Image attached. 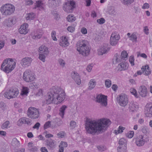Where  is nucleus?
Here are the masks:
<instances>
[{
    "label": "nucleus",
    "instance_id": "nucleus-8",
    "mask_svg": "<svg viewBox=\"0 0 152 152\" xmlns=\"http://www.w3.org/2000/svg\"><path fill=\"white\" fill-rule=\"evenodd\" d=\"M27 113L28 116L31 119H36L38 118L39 116L38 110L34 107H29Z\"/></svg>",
    "mask_w": 152,
    "mask_h": 152
},
{
    "label": "nucleus",
    "instance_id": "nucleus-1",
    "mask_svg": "<svg viewBox=\"0 0 152 152\" xmlns=\"http://www.w3.org/2000/svg\"><path fill=\"white\" fill-rule=\"evenodd\" d=\"M111 123V122L109 119L105 118H102L98 121L87 120L85 125V128L88 133L94 134L105 130Z\"/></svg>",
    "mask_w": 152,
    "mask_h": 152
},
{
    "label": "nucleus",
    "instance_id": "nucleus-64",
    "mask_svg": "<svg viewBox=\"0 0 152 152\" xmlns=\"http://www.w3.org/2000/svg\"><path fill=\"white\" fill-rule=\"evenodd\" d=\"M41 151L42 152H48L47 149L45 147H42L41 148Z\"/></svg>",
    "mask_w": 152,
    "mask_h": 152
},
{
    "label": "nucleus",
    "instance_id": "nucleus-39",
    "mask_svg": "<svg viewBox=\"0 0 152 152\" xmlns=\"http://www.w3.org/2000/svg\"><path fill=\"white\" fill-rule=\"evenodd\" d=\"M12 143L15 144V146L17 147L19 146L20 145V142L16 138L13 139L12 141Z\"/></svg>",
    "mask_w": 152,
    "mask_h": 152
},
{
    "label": "nucleus",
    "instance_id": "nucleus-51",
    "mask_svg": "<svg viewBox=\"0 0 152 152\" xmlns=\"http://www.w3.org/2000/svg\"><path fill=\"white\" fill-rule=\"evenodd\" d=\"M57 135L58 137L62 138L65 136V134L64 132H61L58 133Z\"/></svg>",
    "mask_w": 152,
    "mask_h": 152
},
{
    "label": "nucleus",
    "instance_id": "nucleus-23",
    "mask_svg": "<svg viewBox=\"0 0 152 152\" xmlns=\"http://www.w3.org/2000/svg\"><path fill=\"white\" fill-rule=\"evenodd\" d=\"M109 48L104 46L98 50V53L99 55H102L103 54L106 53L109 50Z\"/></svg>",
    "mask_w": 152,
    "mask_h": 152
},
{
    "label": "nucleus",
    "instance_id": "nucleus-11",
    "mask_svg": "<svg viewBox=\"0 0 152 152\" xmlns=\"http://www.w3.org/2000/svg\"><path fill=\"white\" fill-rule=\"evenodd\" d=\"M126 140L124 138L120 139L119 141V146L118 148V152H126Z\"/></svg>",
    "mask_w": 152,
    "mask_h": 152
},
{
    "label": "nucleus",
    "instance_id": "nucleus-30",
    "mask_svg": "<svg viewBox=\"0 0 152 152\" xmlns=\"http://www.w3.org/2000/svg\"><path fill=\"white\" fill-rule=\"evenodd\" d=\"M42 1L41 0L37 1L36 2V5L35 8L36 7H39V9L41 10H43L44 9L43 4L42 2Z\"/></svg>",
    "mask_w": 152,
    "mask_h": 152
},
{
    "label": "nucleus",
    "instance_id": "nucleus-36",
    "mask_svg": "<svg viewBox=\"0 0 152 152\" xmlns=\"http://www.w3.org/2000/svg\"><path fill=\"white\" fill-rule=\"evenodd\" d=\"M125 129V128L121 126H120L118 129L117 132L116 130L115 131V133L116 134H117L120 133H121Z\"/></svg>",
    "mask_w": 152,
    "mask_h": 152
},
{
    "label": "nucleus",
    "instance_id": "nucleus-31",
    "mask_svg": "<svg viewBox=\"0 0 152 152\" xmlns=\"http://www.w3.org/2000/svg\"><path fill=\"white\" fill-rule=\"evenodd\" d=\"M67 108V106L65 105H63L60 109L59 115L63 118L64 115V112L65 109Z\"/></svg>",
    "mask_w": 152,
    "mask_h": 152
},
{
    "label": "nucleus",
    "instance_id": "nucleus-17",
    "mask_svg": "<svg viewBox=\"0 0 152 152\" xmlns=\"http://www.w3.org/2000/svg\"><path fill=\"white\" fill-rule=\"evenodd\" d=\"M138 92L141 96L142 97L146 96L148 93L147 88L145 86H141L139 89Z\"/></svg>",
    "mask_w": 152,
    "mask_h": 152
},
{
    "label": "nucleus",
    "instance_id": "nucleus-52",
    "mask_svg": "<svg viewBox=\"0 0 152 152\" xmlns=\"http://www.w3.org/2000/svg\"><path fill=\"white\" fill-rule=\"evenodd\" d=\"M50 125V122L48 121L46 122L44 124V129H46L49 128Z\"/></svg>",
    "mask_w": 152,
    "mask_h": 152
},
{
    "label": "nucleus",
    "instance_id": "nucleus-60",
    "mask_svg": "<svg viewBox=\"0 0 152 152\" xmlns=\"http://www.w3.org/2000/svg\"><path fill=\"white\" fill-rule=\"evenodd\" d=\"M42 89H39L38 92L37 93L36 95L38 96H42Z\"/></svg>",
    "mask_w": 152,
    "mask_h": 152
},
{
    "label": "nucleus",
    "instance_id": "nucleus-63",
    "mask_svg": "<svg viewBox=\"0 0 152 152\" xmlns=\"http://www.w3.org/2000/svg\"><path fill=\"white\" fill-rule=\"evenodd\" d=\"M59 62L60 64L63 66H64L65 65V63L64 62V61L61 59H60L59 60Z\"/></svg>",
    "mask_w": 152,
    "mask_h": 152
},
{
    "label": "nucleus",
    "instance_id": "nucleus-56",
    "mask_svg": "<svg viewBox=\"0 0 152 152\" xmlns=\"http://www.w3.org/2000/svg\"><path fill=\"white\" fill-rule=\"evenodd\" d=\"M97 148L98 150L101 151H104L106 149L105 147L102 145L98 146Z\"/></svg>",
    "mask_w": 152,
    "mask_h": 152
},
{
    "label": "nucleus",
    "instance_id": "nucleus-55",
    "mask_svg": "<svg viewBox=\"0 0 152 152\" xmlns=\"http://www.w3.org/2000/svg\"><path fill=\"white\" fill-rule=\"evenodd\" d=\"M80 31L82 34H87V29L85 27L82 28L81 29Z\"/></svg>",
    "mask_w": 152,
    "mask_h": 152
},
{
    "label": "nucleus",
    "instance_id": "nucleus-44",
    "mask_svg": "<svg viewBox=\"0 0 152 152\" xmlns=\"http://www.w3.org/2000/svg\"><path fill=\"white\" fill-rule=\"evenodd\" d=\"M134 132L131 131L128 132L126 134V137L129 138H132L134 135Z\"/></svg>",
    "mask_w": 152,
    "mask_h": 152
},
{
    "label": "nucleus",
    "instance_id": "nucleus-4",
    "mask_svg": "<svg viewBox=\"0 0 152 152\" xmlns=\"http://www.w3.org/2000/svg\"><path fill=\"white\" fill-rule=\"evenodd\" d=\"M88 44V41L85 40L78 41L77 44V50L79 53L84 56H87L89 54L90 49Z\"/></svg>",
    "mask_w": 152,
    "mask_h": 152
},
{
    "label": "nucleus",
    "instance_id": "nucleus-38",
    "mask_svg": "<svg viewBox=\"0 0 152 152\" xmlns=\"http://www.w3.org/2000/svg\"><path fill=\"white\" fill-rule=\"evenodd\" d=\"M130 93L133 95L135 97L137 98L138 97L137 94V92L136 90L133 88H132L130 90Z\"/></svg>",
    "mask_w": 152,
    "mask_h": 152
},
{
    "label": "nucleus",
    "instance_id": "nucleus-21",
    "mask_svg": "<svg viewBox=\"0 0 152 152\" xmlns=\"http://www.w3.org/2000/svg\"><path fill=\"white\" fill-rule=\"evenodd\" d=\"M130 33H128L127 35L129 38V39L133 42H136L137 41V33L135 32L133 33L130 36Z\"/></svg>",
    "mask_w": 152,
    "mask_h": 152
},
{
    "label": "nucleus",
    "instance_id": "nucleus-32",
    "mask_svg": "<svg viewBox=\"0 0 152 152\" xmlns=\"http://www.w3.org/2000/svg\"><path fill=\"white\" fill-rule=\"evenodd\" d=\"M95 83L94 80H91L89 82L88 89L91 90L94 88L95 86Z\"/></svg>",
    "mask_w": 152,
    "mask_h": 152
},
{
    "label": "nucleus",
    "instance_id": "nucleus-62",
    "mask_svg": "<svg viewBox=\"0 0 152 152\" xmlns=\"http://www.w3.org/2000/svg\"><path fill=\"white\" fill-rule=\"evenodd\" d=\"M92 64H91V65H88V66L87 67V70L88 72H90L92 69Z\"/></svg>",
    "mask_w": 152,
    "mask_h": 152
},
{
    "label": "nucleus",
    "instance_id": "nucleus-22",
    "mask_svg": "<svg viewBox=\"0 0 152 152\" xmlns=\"http://www.w3.org/2000/svg\"><path fill=\"white\" fill-rule=\"evenodd\" d=\"M19 121L20 124H26L29 125L31 124V120L26 117L21 118L19 120Z\"/></svg>",
    "mask_w": 152,
    "mask_h": 152
},
{
    "label": "nucleus",
    "instance_id": "nucleus-47",
    "mask_svg": "<svg viewBox=\"0 0 152 152\" xmlns=\"http://www.w3.org/2000/svg\"><path fill=\"white\" fill-rule=\"evenodd\" d=\"M105 84L107 87H110L111 85V81L109 80H106L105 81Z\"/></svg>",
    "mask_w": 152,
    "mask_h": 152
},
{
    "label": "nucleus",
    "instance_id": "nucleus-34",
    "mask_svg": "<svg viewBox=\"0 0 152 152\" xmlns=\"http://www.w3.org/2000/svg\"><path fill=\"white\" fill-rule=\"evenodd\" d=\"M35 15L34 13H30L28 14L26 16V18L27 20H29L33 19L35 17Z\"/></svg>",
    "mask_w": 152,
    "mask_h": 152
},
{
    "label": "nucleus",
    "instance_id": "nucleus-13",
    "mask_svg": "<svg viewBox=\"0 0 152 152\" xmlns=\"http://www.w3.org/2000/svg\"><path fill=\"white\" fill-rule=\"evenodd\" d=\"M120 39L119 34L117 33L114 32L112 34L110 39V43L112 45H116Z\"/></svg>",
    "mask_w": 152,
    "mask_h": 152
},
{
    "label": "nucleus",
    "instance_id": "nucleus-9",
    "mask_svg": "<svg viewBox=\"0 0 152 152\" xmlns=\"http://www.w3.org/2000/svg\"><path fill=\"white\" fill-rule=\"evenodd\" d=\"M148 141V137L146 136L144 137L142 135H140L136 138L135 143L138 146H142Z\"/></svg>",
    "mask_w": 152,
    "mask_h": 152
},
{
    "label": "nucleus",
    "instance_id": "nucleus-40",
    "mask_svg": "<svg viewBox=\"0 0 152 152\" xmlns=\"http://www.w3.org/2000/svg\"><path fill=\"white\" fill-rule=\"evenodd\" d=\"M38 84L35 83H31L30 84V87L33 89H37L38 87Z\"/></svg>",
    "mask_w": 152,
    "mask_h": 152
},
{
    "label": "nucleus",
    "instance_id": "nucleus-29",
    "mask_svg": "<svg viewBox=\"0 0 152 152\" xmlns=\"http://www.w3.org/2000/svg\"><path fill=\"white\" fill-rule=\"evenodd\" d=\"M147 112L145 113V115L147 117H152V106L147 110Z\"/></svg>",
    "mask_w": 152,
    "mask_h": 152
},
{
    "label": "nucleus",
    "instance_id": "nucleus-6",
    "mask_svg": "<svg viewBox=\"0 0 152 152\" xmlns=\"http://www.w3.org/2000/svg\"><path fill=\"white\" fill-rule=\"evenodd\" d=\"M18 93V90L17 88H12L5 93L4 96L6 98L10 99L16 97Z\"/></svg>",
    "mask_w": 152,
    "mask_h": 152
},
{
    "label": "nucleus",
    "instance_id": "nucleus-57",
    "mask_svg": "<svg viewBox=\"0 0 152 152\" xmlns=\"http://www.w3.org/2000/svg\"><path fill=\"white\" fill-rule=\"evenodd\" d=\"M149 7V5L148 4L145 3L143 5L142 8L143 9H148Z\"/></svg>",
    "mask_w": 152,
    "mask_h": 152
},
{
    "label": "nucleus",
    "instance_id": "nucleus-26",
    "mask_svg": "<svg viewBox=\"0 0 152 152\" xmlns=\"http://www.w3.org/2000/svg\"><path fill=\"white\" fill-rule=\"evenodd\" d=\"M29 92V89L27 87L23 86L21 90L20 95L21 96H27Z\"/></svg>",
    "mask_w": 152,
    "mask_h": 152
},
{
    "label": "nucleus",
    "instance_id": "nucleus-27",
    "mask_svg": "<svg viewBox=\"0 0 152 152\" xmlns=\"http://www.w3.org/2000/svg\"><path fill=\"white\" fill-rule=\"evenodd\" d=\"M39 50L40 53H43L45 54H47L49 53L48 48L43 45H42L39 48Z\"/></svg>",
    "mask_w": 152,
    "mask_h": 152
},
{
    "label": "nucleus",
    "instance_id": "nucleus-15",
    "mask_svg": "<svg viewBox=\"0 0 152 152\" xmlns=\"http://www.w3.org/2000/svg\"><path fill=\"white\" fill-rule=\"evenodd\" d=\"M28 25L27 23H24L21 25L19 29V32L21 34H26L28 32Z\"/></svg>",
    "mask_w": 152,
    "mask_h": 152
},
{
    "label": "nucleus",
    "instance_id": "nucleus-48",
    "mask_svg": "<svg viewBox=\"0 0 152 152\" xmlns=\"http://www.w3.org/2000/svg\"><path fill=\"white\" fill-rule=\"evenodd\" d=\"M67 146V144L66 142L61 141L59 145L60 147H63V148L66 147Z\"/></svg>",
    "mask_w": 152,
    "mask_h": 152
},
{
    "label": "nucleus",
    "instance_id": "nucleus-53",
    "mask_svg": "<svg viewBox=\"0 0 152 152\" xmlns=\"http://www.w3.org/2000/svg\"><path fill=\"white\" fill-rule=\"evenodd\" d=\"M76 126V123L74 121H72L70 123V126L71 127V129H73Z\"/></svg>",
    "mask_w": 152,
    "mask_h": 152
},
{
    "label": "nucleus",
    "instance_id": "nucleus-58",
    "mask_svg": "<svg viewBox=\"0 0 152 152\" xmlns=\"http://www.w3.org/2000/svg\"><path fill=\"white\" fill-rule=\"evenodd\" d=\"M33 2L32 0H27L26 1V5H30L33 4Z\"/></svg>",
    "mask_w": 152,
    "mask_h": 152
},
{
    "label": "nucleus",
    "instance_id": "nucleus-50",
    "mask_svg": "<svg viewBox=\"0 0 152 152\" xmlns=\"http://www.w3.org/2000/svg\"><path fill=\"white\" fill-rule=\"evenodd\" d=\"M45 56L44 54H39V59L43 62H45Z\"/></svg>",
    "mask_w": 152,
    "mask_h": 152
},
{
    "label": "nucleus",
    "instance_id": "nucleus-49",
    "mask_svg": "<svg viewBox=\"0 0 152 152\" xmlns=\"http://www.w3.org/2000/svg\"><path fill=\"white\" fill-rule=\"evenodd\" d=\"M52 37L54 41H56L57 39L56 37V32L54 31H53L51 34Z\"/></svg>",
    "mask_w": 152,
    "mask_h": 152
},
{
    "label": "nucleus",
    "instance_id": "nucleus-46",
    "mask_svg": "<svg viewBox=\"0 0 152 152\" xmlns=\"http://www.w3.org/2000/svg\"><path fill=\"white\" fill-rule=\"evenodd\" d=\"M75 26H69L67 28V30L71 33L74 32L75 31Z\"/></svg>",
    "mask_w": 152,
    "mask_h": 152
},
{
    "label": "nucleus",
    "instance_id": "nucleus-59",
    "mask_svg": "<svg viewBox=\"0 0 152 152\" xmlns=\"http://www.w3.org/2000/svg\"><path fill=\"white\" fill-rule=\"evenodd\" d=\"M124 3H126V4H131L132 3L134 0H123Z\"/></svg>",
    "mask_w": 152,
    "mask_h": 152
},
{
    "label": "nucleus",
    "instance_id": "nucleus-19",
    "mask_svg": "<svg viewBox=\"0 0 152 152\" xmlns=\"http://www.w3.org/2000/svg\"><path fill=\"white\" fill-rule=\"evenodd\" d=\"M69 44L67 39L66 37L63 36L61 37V39L59 42L60 46L65 47L68 46Z\"/></svg>",
    "mask_w": 152,
    "mask_h": 152
},
{
    "label": "nucleus",
    "instance_id": "nucleus-5",
    "mask_svg": "<svg viewBox=\"0 0 152 152\" xmlns=\"http://www.w3.org/2000/svg\"><path fill=\"white\" fill-rule=\"evenodd\" d=\"M0 10L3 15H11L14 13L15 10V8L12 4H7L2 6Z\"/></svg>",
    "mask_w": 152,
    "mask_h": 152
},
{
    "label": "nucleus",
    "instance_id": "nucleus-3",
    "mask_svg": "<svg viewBox=\"0 0 152 152\" xmlns=\"http://www.w3.org/2000/svg\"><path fill=\"white\" fill-rule=\"evenodd\" d=\"M16 63L12 58L5 59L2 64L1 69L6 73L11 72L15 68Z\"/></svg>",
    "mask_w": 152,
    "mask_h": 152
},
{
    "label": "nucleus",
    "instance_id": "nucleus-45",
    "mask_svg": "<svg viewBox=\"0 0 152 152\" xmlns=\"http://www.w3.org/2000/svg\"><path fill=\"white\" fill-rule=\"evenodd\" d=\"M9 124V122L8 121H7L4 123L1 126V128L3 129H5L7 128Z\"/></svg>",
    "mask_w": 152,
    "mask_h": 152
},
{
    "label": "nucleus",
    "instance_id": "nucleus-18",
    "mask_svg": "<svg viewBox=\"0 0 152 152\" xmlns=\"http://www.w3.org/2000/svg\"><path fill=\"white\" fill-rule=\"evenodd\" d=\"M71 76L72 78L75 81L77 84L78 85L80 84L81 82L80 77L77 72H73L71 74Z\"/></svg>",
    "mask_w": 152,
    "mask_h": 152
},
{
    "label": "nucleus",
    "instance_id": "nucleus-35",
    "mask_svg": "<svg viewBox=\"0 0 152 152\" xmlns=\"http://www.w3.org/2000/svg\"><path fill=\"white\" fill-rule=\"evenodd\" d=\"M37 32H39V34H35V35L34 36H33L32 37V38L34 39H38L40 37H41L42 35L43 34L42 31L41 30H39L38 31H37Z\"/></svg>",
    "mask_w": 152,
    "mask_h": 152
},
{
    "label": "nucleus",
    "instance_id": "nucleus-24",
    "mask_svg": "<svg viewBox=\"0 0 152 152\" xmlns=\"http://www.w3.org/2000/svg\"><path fill=\"white\" fill-rule=\"evenodd\" d=\"M129 109L132 111L137 110L138 108V106L136 103L132 102L129 104Z\"/></svg>",
    "mask_w": 152,
    "mask_h": 152
},
{
    "label": "nucleus",
    "instance_id": "nucleus-42",
    "mask_svg": "<svg viewBox=\"0 0 152 152\" xmlns=\"http://www.w3.org/2000/svg\"><path fill=\"white\" fill-rule=\"evenodd\" d=\"M121 59L122 60L123 58L124 59L128 57V54L126 51H124L121 53Z\"/></svg>",
    "mask_w": 152,
    "mask_h": 152
},
{
    "label": "nucleus",
    "instance_id": "nucleus-43",
    "mask_svg": "<svg viewBox=\"0 0 152 152\" xmlns=\"http://www.w3.org/2000/svg\"><path fill=\"white\" fill-rule=\"evenodd\" d=\"M134 57L133 56H130L129 61L132 66H134Z\"/></svg>",
    "mask_w": 152,
    "mask_h": 152
},
{
    "label": "nucleus",
    "instance_id": "nucleus-54",
    "mask_svg": "<svg viewBox=\"0 0 152 152\" xmlns=\"http://www.w3.org/2000/svg\"><path fill=\"white\" fill-rule=\"evenodd\" d=\"M97 22L100 24H102L105 22V20L103 18H101L100 19H98Z\"/></svg>",
    "mask_w": 152,
    "mask_h": 152
},
{
    "label": "nucleus",
    "instance_id": "nucleus-33",
    "mask_svg": "<svg viewBox=\"0 0 152 152\" xmlns=\"http://www.w3.org/2000/svg\"><path fill=\"white\" fill-rule=\"evenodd\" d=\"M28 146L29 150L32 152H35L37 150V148L36 146L33 147L32 143L30 142L28 143Z\"/></svg>",
    "mask_w": 152,
    "mask_h": 152
},
{
    "label": "nucleus",
    "instance_id": "nucleus-41",
    "mask_svg": "<svg viewBox=\"0 0 152 152\" xmlns=\"http://www.w3.org/2000/svg\"><path fill=\"white\" fill-rule=\"evenodd\" d=\"M49 3L53 4L54 5L59 4L61 3V0H49Z\"/></svg>",
    "mask_w": 152,
    "mask_h": 152
},
{
    "label": "nucleus",
    "instance_id": "nucleus-2",
    "mask_svg": "<svg viewBox=\"0 0 152 152\" xmlns=\"http://www.w3.org/2000/svg\"><path fill=\"white\" fill-rule=\"evenodd\" d=\"M65 93L63 90L58 87H53L50 89L48 94V99L44 102L45 104L53 103L58 104L61 103L65 98Z\"/></svg>",
    "mask_w": 152,
    "mask_h": 152
},
{
    "label": "nucleus",
    "instance_id": "nucleus-16",
    "mask_svg": "<svg viewBox=\"0 0 152 152\" xmlns=\"http://www.w3.org/2000/svg\"><path fill=\"white\" fill-rule=\"evenodd\" d=\"M128 66V63L125 62H123L118 65L116 68L115 70L118 71L125 70L127 69Z\"/></svg>",
    "mask_w": 152,
    "mask_h": 152
},
{
    "label": "nucleus",
    "instance_id": "nucleus-28",
    "mask_svg": "<svg viewBox=\"0 0 152 152\" xmlns=\"http://www.w3.org/2000/svg\"><path fill=\"white\" fill-rule=\"evenodd\" d=\"M142 71L145 73L146 75H149L151 72L150 70V68L149 66L148 65H145L143 66L141 68Z\"/></svg>",
    "mask_w": 152,
    "mask_h": 152
},
{
    "label": "nucleus",
    "instance_id": "nucleus-12",
    "mask_svg": "<svg viewBox=\"0 0 152 152\" xmlns=\"http://www.w3.org/2000/svg\"><path fill=\"white\" fill-rule=\"evenodd\" d=\"M118 99L119 103L122 106H125L128 103V98L125 94H121L118 97Z\"/></svg>",
    "mask_w": 152,
    "mask_h": 152
},
{
    "label": "nucleus",
    "instance_id": "nucleus-10",
    "mask_svg": "<svg viewBox=\"0 0 152 152\" xmlns=\"http://www.w3.org/2000/svg\"><path fill=\"white\" fill-rule=\"evenodd\" d=\"M23 78L25 81L28 83L34 81L35 79L34 76L28 70H26L23 73Z\"/></svg>",
    "mask_w": 152,
    "mask_h": 152
},
{
    "label": "nucleus",
    "instance_id": "nucleus-7",
    "mask_svg": "<svg viewBox=\"0 0 152 152\" xmlns=\"http://www.w3.org/2000/svg\"><path fill=\"white\" fill-rule=\"evenodd\" d=\"M75 6V3L73 1H68L64 4L63 9L65 12L69 13L72 12Z\"/></svg>",
    "mask_w": 152,
    "mask_h": 152
},
{
    "label": "nucleus",
    "instance_id": "nucleus-25",
    "mask_svg": "<svg viewBox=\"0 0 152 152\" xmlns=\"http://www.w3.org/2000/svg\"><path fill=\"white\" fill-rule=\"evenodd\" d=\"M47 145L49 149H53L55 148L54 142L51 139L48 140H46Z\"/></svg>",
    "mask_w": 152,
    "mask_h": 152
},
{
    "label": "nucleus",
    "instance_id": "nucleus-20",
    "mask_svg": "<svg viewBox=\"0 0 152 152\" xmlns=\"http://www.w3.org/2000/svg\"><path fill=\"white\" fill-rule=\"evenodd\" d=\"M32 61V59L31 58L26 57L23 58L21 62L22 66H28L31 64Z\"/></svg>",
    "mask_w": 152,
    "mask_h": 152
},
{
    "label": "nucleus",
    "instance_id": "nucleus-14",
    "mask_svg": "<svg viewBox=\"0 0 152 152\" xmlns=\"http://www.w3.org/2000/svg\"><path fill=\"white\" fill-rule=\"evenodd\" d=\"M96 100L103 106H106L107 104V96H106L102 95H99L97 96Z\"/></svg>",
    "mask_w": 152,
    "mask_h": 152
},
{
    "label": "nucleus",
    "instance_id": "nucleus-61",
    "mask_svg": "<svg viewBox=\"0 0 152 152\" xmlns=\"http://www.w3.org/2000/svg\"><path fill=\"white\" fill-rule=\"evenodd\" d=\"M149 29L147 26H145L144 27V31L146 34H148Z\"/></svg>",
    "mask_w": 152,
    "mask_h": 152
},
{
    "label": "nucleus",
    "instance_id": "nucleus-37",
    "mask_svg": "<svg viewBox=\"0 0 152 152\" xmlns=\"http://www.w3.org/2000/svg\"><path fill=\"white\" fill-rule=\"evenodd\" d=\"M67 19L69 22H73L75 20V18L73 15H69L67 17Z\"/></svg>",
    "mask_w": 152,
    "mask_h": 152
}]
</instances>
